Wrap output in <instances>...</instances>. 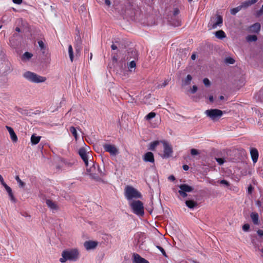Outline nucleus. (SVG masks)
<instances>
[{"mask_svg":"<svg viewBox=\"0 0 263 263\" xmlns=\"http://www.w3.org/2000/svg\"><path fill=\"white\" fill-rule=\"evenodd\" d=\"M79 253L77 249L64 250L62 253V258L60 259L61 262H65L67 260L76 261L79 258Z\"/></svg>","mask_w":263,"mask_h":263,"instance_id":"obj_1","label":"nucleus"},{"mask_svg":"<svg viewBox=\"0 0 263 263\" xmlns=\"http://www.w3.org/2000/svg\"><path fill=\"white\" fill-rule=\"evenodd\" d=\"M23 77L29 82L34 83H43L46 80V78L45 77L39 76L29 71L24 73Z\"/></svg>","mask_w":263,"mask_h":263,"instance_id":"obj_2","label":"nucleus"},{"mask_svg":"<svg viewBox=\"0 0 263 263\" xmlns=\"http://www.w3.org/2000/svg\"><path fill=\"white\" fill-rule=\"evenodd\" d=\"M129 205L134 214L139 216H143L144 215L143 204L141 201H133L129 203Z\"/></svg>","mask_w":263,"mask_h":263,"instance_id":"obj_3","label":"nucleus"},{"mask_svg":"<svg viewBox=\"0 0 263 263\" xmlns=\"http://www.w3.org/2000/svg\"><path fill=\"white\" fill-rule=\"evenodd\" d=\"M223 23L222 17L218 14L212 16L208 23V27L209 29H216L217 27H221Z\"/></svg>","mask_w":263,"mask_h":263,"instance_id":"obj_4","label":"nucleus"},{"mask_svg":"<svg viewBox=\"0 0 263 263\" xmlns=\"http://www.w3.org/2000/svg\"><path fill=\"white\" fill-rule=\"evenodd\" d=\"M125 196L128 200L133 198H139L141 197L140 193L132 186H128L125 188Z\"/></svg>","mask_w":263,"mask_h":263,"instance_id":"obj_5","label":"nucleus"},{"mask_svg":"<svg viewBox=\"0 0 263 263\" xmlns=\"http://www.w3.org/2000/svg\"><path fill=\"white\" fill-rule=\"evenodd\" d=\"M92 165L90 168H87V172L91 179L98 181H101V178L99 177V174L97 173V164H95L93 162H92Z\"/></svg>","mask_w":263,"mask_h":263,"instance_id":"obj_6","label":"nucleus"},{"mask_svg":"<svg viewBox=\"0 0 263 263\" xmlns=\"http://www.w3.org/2000/svg\"><path fill=\"white\" fill-rule=\"evenodd\" d=\"M163 146V154L162 156L163 158H168L172 156L173 154V147L172 145L165 141H161Z\"/></svg>","mask_w":263,"mask_h":263,"instance_id":"obj_7","label":"nucleus"},{"mask_svg":"<svg viewBox=\"0 0 263 263\" xmlns=\"http://www.w3.org/2000/svg\"><path fill=\"white\" fill-rule=\"evenodd\" d=\"M205 114L213 120L221 117L223 114L221 110L218 109H211L205 110Z\"/></svg>","mask_w":263,"mask_h":263,"instance_id":"obj_8","label":"nucleus"},{"mask_svg":"<svg viewBox=\"0 0 263 263\" xmlns=\"http://www.w3.org/2000/svg\"><path fill=\"white\" fill-rule=\"evenodd\" d=\"M104 150L108 152L112 156H116L119 154V151L114 145L105 144L103 145Z\"/></svg>","mask_w":263,"mask_h":263,"instance_id":"obj_9","label":"nucleus"},{"mask_svg":"<svg viewBox=\"0 0 263 263\" xmlns=\"http://www.w3.org/2000/svg\"><path fill=\"white\" fill-rule=\"evenodd\" d=\"M1 184L4 186V187H5V190L6 191V192H7L8 195H9V198L10 199L11 201H13V202H15L16 201V199L13 195V194L12 193V191L10 187H9L8 185H7L5 182H4V179L3 178V177L1 176Z\"/></svg>","mask_w":263,"mask_h":263,"instance_id":"obj_10","label":"nucleus"},{"mask_svg":"<svg viewBox=\"0 0 263 263\" xmlns=\"http://www.w3.org/2000/svg\"><path fill=\"white\" fill-rule=\"evenodd\" d=\"M79 154L85 163L86 167H88V158L86 149L84 148H81L79 151Z\"/></svg>","mask_w":263,"mask_h":263,"instance_id":"obj_11","label":"nucleus"},{"mask_svg":"<svg viewBox=\"0 0 263 263\" xmlns=\"http://www.w3.org/2000/svg\"><path fill=\"white\" fill-rule=\"evenodd\" d=\"M2 68L3 70V73L5 74H7L10 72L12 70L11 65L10 62L8 61H3L2 62Z\"/></svg>","mask_w":263,"mask_h":263,"instance_id":"obj_12","label":"nucleus"},{"mask_svg":"<svg viewBox=\"0 0 263 263\" xmlns=\"http://www.w3.org/2000/svg\"><path fill=\"white\" fill-rule=\"evenodd\" d=\"M46 203L47 206L53 212L59 210V206L57 204L52 200L47 199H46Z\"/></svg>","mask_w":263,"mask_h":263,"instance_id":"obj_13","label":"nucleus"},{"mask_svg":"<svg viewBox=\"0 0 263 263\" xmlns=\"http://www.w3.org/2000/svg\"><path fill=\"white\" fill-rule=\"evenodd\" d=\"M250 155L251 159L254 163L257 162L258 158V152L256 148H251L250 149Z\"/></svg>","mask_w":263,"mask_h":263,"instance_id":"obj_14","label":"nucleus"},{"mask_svg":"<svg viewBox=\"0 0 263 263\" xmlns=\"http://www.w3.org/2000/svg\"><path fill=\"white\" fill-rule=\"evenodd\" d=\"M137 52L136 50L130 49L127 51L125 58L126 60H130L132 58L135 60L137 58Z\"/></svg>","mask_w":263,"mask_h":263,"instance_id":"obj_15","label":"nucleus"},{"mask_svg":"<svg viewBox=\"0 0 263 263\" xmlns=\"http://www.w3.org/2000/svg\"><path fill=\"white\" fill-rule=\"evenodd\" d=\"M133 256V263H149V262L147 260L141 257L138 254L134 253Z\"/></svg>","mask_w":263,"mask_h":263,"instance_id":"obj_16","label":"nucleus"},{"mask_svg":"<svg viewBox=\"0 0 263 263\" xmlns=\"http://www.w3.org/2000/svg\"><path fill=\"white\" fill-rule=\"evenodd\" d=\"M98 245V243L94 241H86L84 243V246L87 250L95 249Z\"/></svg>","mask_w":263,"mask_h":263,"instance_id":"obj_17","label":"nucleus"},{"mask_svg":"<svg viewBox=\"0 0 263 263\" xmlns=\"http://www.w3.org/2000/svg\"><path fill=\"white\" fill-rule=\"evenodd\" d=\"M143 159L145 162L153 163L155 161L154 155L150 152H147L144 154Z\"/></svg>","mask_w":263,"mask_h":263,"instance_id":"obj_18","label":"nucleus"},{"mask_svg":"<svg viewBox=\"0 0 263 263\" xmlns=\"http://www.w3.org/2000/svg\"><path fill=\"white\" fill-rule=\"evenodd\" d=\"M6 128H7V129L8 130V132L9 133L10 138H11L12 141L13 142H16L17 141L18 139H17V137L16 135L15 134V132H14L13 129L12 127L8 126H6Z\"/></svg>","mask_w":263,"mask_h":263,"instance_id":"obj_19","label":"nucleus"},{"mask_svg":"<svg viewBox=\"0 0 263 263\" xmlns=\"http://www.w3.org/2000/svg\"><path fill=\"white\" fill-rule=\"evenodd\" d=\"M180 190L184 192H191L193 191V188L186 184H182L179 186Z\"/></svg>","mask_w":263,"mask_h":263,"instance_id":"obj_20","label":"nucleus"},{"mask_svg":"<svg viewBox=\"0 0 263 263\" xmlns=\"http://www.w3.org/2000/svg\"><path fill=\"white\" fill-rule=\"evenodd\" d=\"M258 0H248L243 2L241 5L240 7L241 8H247L250 6L256 3Z\"/></svg>","mask_w":263,"mask_h":263,"instance_id":"obj_21","label":"nucleus"},{"mask_svg":"<svg viewBox=\"0 0 263 263\" xmlns=\"http://www.w3.org/2000/svg\"><path fill=\"white\" fill-rule=\"evenodd\" d=\"M186 205L190 209H193L198 206V203L196 201L192 200H186L185 201Z\"/></svg>","mask_w":263,"mask_h":263,"instance_id":"obj_22","label":"nucleus"},{"mask_svg":"<svg viewBox=\"0 0 263 263\" xmlns=\"http://www.w3.org/2000/svg\"><path fill=\"white\" fill-rule=\"evenodd\" d=\"M41 138V136H37L35 134H33L31 137V142L32 144L35 145L37 144L40 142Z\"/></svg>","mask_w":263,"mask_h":263,"instance_id":"obj_23","label":"nucleus"},{"mask_svg":"<svg viewBox=\"0 0 263 263\" xmlns=\"http://www.w3.org/2000/svg\"><path fill=\"white\" fill-rule=\"evenodd\" d=\"M260 25L258 23H256L250 27V30L253 32L257 33L260 31Z\"/></svg>","mask_w":263,"mask_h":263,"instance_id":"obj_24","label":"nucleus"},{"mask_svg":"<svg viewBox=\"0 0 263 263\" xmlns=\"http://www.w3.org/2000/svg\"><path fill=\"white\" fill-rule=\"evenodd\" d=\"M251 218L254 224H258V214L257 213H252L250 215Z\"/></svg>","mask_w":263,"mask_h":263,"instance_id":"obj_25","label":"nucleus"},{"mask_svg":"<svg viewBox=\"0 0 263 263\" xmlns=\"http://www.w3.org/2000/svg\"><path fill=\"white\" fill-rule=\"evenodd\" d=\"M33 56V54L28 52H25L22 57V60L23 61H26L29 60Z\"/></svg>","mask_w":263,"mask_h":263,"instance_id":"obj_26","label":"nucleus"},{"mask_svg":"<svg viewBox=\"0 0 263 263\" xmlns=\"http://www.w3.org/2000/svg\"><path fill=\"white\" fill-rule=\"evenodd\" d=\"M215 36L218 39H223V38L226 37V35L223 30H220L215 32Z\"/></svg>","mask_w":263,"mask_h":263,"instance_id":"obj_27","label":"nucleus"},{"mask_svg":"<svg viewBox=\"0 0 263 263\" xmlns=\"http://www.w3.org/2000/svg\"><path fill=\"white\" fill-rule=\"evenodd\" d=\"M136 66V62L135 60L131 61L129 64H127V67L130 71H133V69H135Z\"/></svg>","mask_w":263,"mask_h":263,"instance_id":"obj_28","label":"nucleus"},{"mask_svg":"<svg viewBox=\"0 0 263 263\" xmlns=\"http://www.w3.org/2000/svg\"><path fill=\"white\" fill-rule=\"evenodd\" d=\"M144 234H142V233H140V234H138L137 235H136V237H138V240L136 242V245L137 246H140L141 245H142L143 244V241H142V240H141L140 239H142L143 238V237H144Z\"/></svg>","mask_w":263,"mask_h":263,"instance_id":"obj_29","label":"nucleus"},{"mask_svg":"<svg viewBox=\"0 0 263 263\" xmlns=\"http://www.w3.org/2000/svg\"><path fill=\"white\" fill-rule=\"evenodd\" d=\"M159 143H160V141H155L154 142H151L149 144L148 149L151 150V151H154L156 147L158 145H159Z\"/></svg>","mask_w":263,"mask_h":263,"instance_id":"obj_30","label":"nucleus"},{"mask_svg":"<svg viewBox=\"0 0 263 263\" xmlns=\"http://www.w3.org/2000/svg\"><path fill=\"white\" fill-rule=\"evenodd\" d=\"M69 131L71 132V133L72 134V135L74 137V138L76 140L78 139V136L77 134V132L76 129V128L73 126H71L69 128Z\"/></svg>","mask_w":263,"mask_h":263,"instance_id":"obj_31","label":"nucleus"},{"mask_svg":"<svg viewBox=\"0 0 263 263\" xmlns=\"http://www.w3.org/2000/svg\"><path fill=\"white\" fill-rule=\"evenodd\" d=\"M68 53L70 61L72 62L73 60V52L72 47L71 45L68 46Z\"/></svg>","mask_w":263,"mask_h":263,"instance_id":"obj_32","label":"nucleus"},{"mask_svg":"<svg viewBox=\"0 0 263 263\" xmlns=\"http://www.w3.org/2000/svg\"><path fill=\"white\" fill-rule=\"evenodd\" d=\"M192 79V77L190 74H188L186 78L183 80V83L185 85H187L190 84Z\"/></svg>","mask_w":263,"mask_h":263,"instance_id":"obj_33","label":"nucleus"},{"mask_svg":"<svg viewBox=\"0 0 263 263\" xmlns=\"http://www.w3.org/2000/svg\"><path fill=\"white\" fill-rule=\"evenodd\" d=\"M257 40V37L255 35H249L247 37V40L248 42H255Z\"/></svg>","mask_w":263,"mask_h":263,"instance_id":"obj_34","label":"nucleus"},{"mask_svg":"<svg viewBox=\"0 0 263 263\" xmlns=\"http://www.w3.org/2000/svg\"><path fill=\"white\" fill-rule=\"evenodd\" d=\"M241 9L242 8L240 7V5L237 7L234 8L231 10V13L232 15H235L237 12L240 11Z\"/></svg>","mask_w":263,"mask_h":263,"instance_id":"obj_35","label":"nucleus"},{"mask_svg":"<svg viewBox=\"0 0 263 263\" xmlns=\"http://www.w3.org/2000/svg\"><path fill=\"white\" fill-rule=\"evenodd\" d=\"M156 116V113L154 112H151L148 114L145 117V119L146 120H149L153 118H154Z\"/></svg>","mask_w":263,"mask_h":263,"instance_id":"obj_36","label":"nucleus"},{"mask_svg":"<svg viewBox=\"0 0 263 263\" xmlns=\"http://www.w3.org/2000/svg\"><path fill=\"white\" fill-rule=\"evenodd\" d=\"M224 62L227 64H233L235 63V60L231 57H227L224 59Z\"/></svg>","mask_w":263,"mask_h":263,"instance_id":"obj_37","label":"nucleus"},{"mask_svg":"<svg viewBox=\"0 0 263 263\" xmlns=\"http://www.w3.org/2000/svg\"><path fill=\"white\" fill-rule=\"evenodd\" d=\"M15 179L17 183L19 184V186L20 187H23L25 186V183L20 179L18 176H16Z\"/></svg>","mask_w":263,"mask_h":263,"instance_id":"obj_38","label":"nucleus"},{"mask_svg":"<svg viewBox=\"0 0 263 263\" xmlns=\"http://www.w3.org/2000/svg\"><path fill=\"white\" fill-rule=\"evenodd\" d=\"M97 173L99 174V177L101 178V177H103L105 175V173L103 172L101 168L100 167L99 165H97Z\"/></svg>","mask_w":263,"mask_h":263,"instance_id":"obj_39","label":"nucleus"},{"mask_svg":"<svg viewBox=\"0 0 263 263\" xmlns=\"http://www.w3.org/2000/svg\"><path fill=\"white\" fill-rule=\"evenodd\" d=\"M169 81H170L168 79L165 80L163 83L160 84L158 85V88H160L165 87L168 84Z\"/></svg>","mask_w":263,"mask_h":263,"instance_id":"obj_40","label":"nucleus"},{"mask_svg":"<svg viewBox=\"0 0 263 263\" xmlns=\"http://www.w3.org/2000/svg\"><path fill=\"white\" fill-rule=\"evenodd\" d=\"M156 247L161 251V252L162 253V254H163V255L164 256L167 257L165 251L162 247H161L159 246H158V245H156Z\"/></svg>","mask_w":263,"mask_h":263,"instance_id":"obj_41","label":"nucleus"},{"mask_svg":"<svg viewBox=\"0 0 263 263\" xmlns=\"http://www.w3.org/2000/svg\"><path fill=\"white\" fill-rule=\"evenodd\" d=\"M216 160L217 162L220 165H222L224 163V162H225L224 159L222 158H216Z\"/></svg>","mask_w":263,"mask_h":263,"instance_id":"obj_42","label":"nucleus"},{"mask_svg":"<svg viewBox=\"0 0 263 263\" xmlns=\"http://www.w3.org/2000/svg\"><path fill=\"white\" fill-rule=\"evenodd\" d=\"M263 14V5H262V7L261 8L256 11V15L257 16H260Z\"/></svg>","mask_w":263,"mask_h":263,"instance_id":"obj_43","label":"nucleus"},{"mask_svg":"<svg viewBox=\"0 0 263 263\" xmlns=\"http://www.w3.org/2000/svg\"><path fill=\"white\" fill-rule=\"evenodd\" d=\"M191 154L192 155L194 156V155H197L199 154V153L197 149L192 148L191 150Z\"/></svg>","mask_w":263,"mask_h":263,"instance_id":"obj_44","label":"nucleus"},{"mask_svg":"<svg viewBox=\"0 0 263 263\" xmlns=\"http://www.w3.org/2000/svg\"><path fill=\"white\" fill-rule=\"evenodd\" d=\"M38 44L41 50L45 49V45L42 41H38Z\"/></svg>","mask_w":263,"mask_h":263,"instance_id":"obj_45","label":"nucleus"},{"mask_svg":"<svg viewBox=\"0 0 263 263\" xmlns=\"http://www.w3.org/2000/svg\"><path fill=\"white\" fill-rule=\"evenodd\" d=\"M203 82L205 86H209L210 85V82L208 78H204L203 80Z\"/></svg>","mask_w":263,"mask_h":263,"instance_id":"obj_46","label":"nucleus"},{"mask_svg":"<svg viewBox=\"0 0 263 263\" xmlns=\"http://www.w3.org/2000/svg\"><path fill=\"white\" fill-rule=\"evenodd\" d=\"M249 229H250V225L248 223L245 224L242 227V230L245 232L248 231Z\"/></svg>","mask_w":263,"mask_h":263,"instance_id":"obj_47","label":"nucleus"},{"mask_svg":"<svg viewBox=\"0 0 263 263\" xmlns=\"http://www.w3.org/2000/svg\"><path fill=\"white\" fill-rule=\"evenodd\" d=\"M187 192H184L182 191L179 190L178 193L180 194V196H181L183 198L186 197L187 195L186 194Z\"/></svg>","mask_w":263,"mask_h":263,"instance_id":"obj_48","label":"nucleus"},{"mask_svg":"<svg viewBox=\"0 0 263 263\" xmlns=\"http://www.w3.org/2000/svg\"><path fill=\"white\" fill-rule=\"evenodd\" d=\"M179 12H180V11H179V9L177 8H176L174 9L173 15L174 16H176V15H178L179 13Z\"/></svg>","mask_w":263,"mask_h":263,"instance_id":"obj_49","label":"nucleus"},{"mask_svg":"<svg viewBox=\"0 0 263 263\" xmlns=\"http://www.w3.org/2000/svg\"><path fill=\"white\" fill-rule=\"evenodd\" d=\"M197 90V87L196 85H194L192 88L191 89V93H195Z\"/></svg>","mask_w":263,"mask_h":263,"instance_id":"obj_50","label":"nucleus"},{"mask_svg":"<svg viewBox=\"0 0 263 263\" xmlns=\"http://www.w3.org/2000/svg\"><path fill=\"white\" fill-rule=\"evenodd\" d=\"M220 183L221 184H224L226 186H228L229 185V182L227 180H221L220 181Z\"/></svg>","mask_w":263,"mask_h":263,"instance_id":"obj_51","label":"nucleus"},{"mask_svg":"<svg viewBox=\"0 0 263 263\" xmlns=\"http://www.w3.org/2000/svg\"><path fill=\"white\" fill-rule=\"evenodd\" d=\"M258 235L260 236H263V230H258L257 232Z\"/></svg>","mask_w":263,"mask_h":263,"instance_id":"obj_52","label":"nucleus"},{"mask_svg":"<svg viewBox=\"0 0 263 263\" xmlns=\"http://www.w3.org/2000/svg\"><path fill=\"white\" fill-rule=\"evenodd\" d=\"M13 2L16 4H21L22 3L23 0H12Z\"/></svg>","mask_w":263,"mask_h":263,"instance_id":"obj_53","label":"nucleus"},{"mask_svg":"<svg viewBox=\"0 0 263 263\" xmlns=\"http://www.w3.org/2000/svg\"><path fill=\"white\" fill-rule=\"evenodd\" d=\"M169 180L173 181L175 180V177L173 175H171L168 177Z\"/></svg>","mask_w":263,"mask_h":263,"instance_id":"obj_54","label":"nucleus"},{"mask_svg":"<svg viewBox=\"0 0 263 263\" xmlns=\"http://www.w3.org/2000/svg\"><path fill=\"white\" fill-rule=\"evenodd\" d=\"M105 4L109 6L111 5V2L110 0H105Z\"/></svg>","mask_w":263,"mask_h":263,"instance_id":"obj_55","label":"nucleus"},{"mask_svg":"<svg viewBox=\"0 0 263 263\" xmlns=\"http://www.w3.org/2000/svg\"><path fill=\"white\" fill-rule=\"evenodd\" d=\"M253 190V187L251 185L249 186L248 188V192L249 193H251Z\"/></svg>","mask_w":263,"mask_h":263,"instance_id":"obj_56","label":"nucleus"},{"mask_svg":"<svg viewBox=\"0 0 263 263\" xmlns=\"http://www.w3.org/2000/svg\"><path fill=\"white\" fill-rule=\"evenodd\" d=\"M183 169L184 170V171H187L189 169V167L188 165L185 164V165H183Z\"/></svg>","mask_w":263,"mask_h":263,"instance_id":"obj_57","label":"nucleus"},{"mask_svg":"<svg viewBox=\"0 0 263 263\" xmlns=\"http://www.w3.org/2000/svg\"><path fill=\"white\" fill-rule=\"evenodd\" d=\"M111 49L112 50H116L117 49V46H116L114 44H112L111 46Z\"/></svg>","mask_w":263,"mask_h":263,"instance_id":"obj_58","label":"nucleus"},{"mask_svg":"<svg viewBox=\"0 0 263 263\" xmlns=\"http://www.w3.org/2000/svg\"><path fill=\"white\" fill-rule=\"evenodd\" d=\"M256 205H257L258 206H259V207L261 206V202H260V201H259V200H258V201H256Z\"/></svg>","mask_w":263,"mask_h":263,"instance_id":"obj_59","label":"nucleus"},{"mask_svg":"<svg viewBox=\"0 0 263 263\" xmlns=\"http://www.w3.org/2000/svg\"><path fill=\"white\" fill-rule=\"evenodd\" d=\"M209 101L211 102H213V101H214V98H213V97L212 96H210L209 97Z\"/></svg>","mask_w":263,"mask_h":263,"instance_id":"obj_60","label":"nucleus"},{"mask_svg":"<svg viewBox=\"0 0 263 263\" xmlns=\"http://www.w3.org/2000/svg\"><path fill=\"white\" fill-rule=\"evenodd\" d=\"M112 60H113L114 62H117L118 61V59H117V58L116 57L114 56L112 57Z\"/></svg>","mask_w":263,"mask_h":263,"instance_id":"obj_61","label":"nucleus"},{"mask_svg":"<svg viewBox=\"0 0 263 263\" xmlns=\"http://www.w3.org/2000/svg\"><path fill=\"white\" fill-rule=\"evenodd\" d=\"M191 59L193 60H195L196 59V55L195 54H193L191 56Z\"/></svg>","mask_w":263,"mask_h":263,"instance_id":"obj_62","label":"nucleus"},{"mask_svg":"<svg viewBox=\"0 0 263 263\" xmlns=\"http://www.w3.org/2000/svg\"><path fill=\"white\" fill-rule=\"evenodd\" d=\"M15 31L18 32H20L21 31V29L19 27H17L16 28H15Z\"/></svg>","mask_w":263,"mask_h":263,"instance_id":"obj_63","label":"nucleus"},{"mask_svg":"<svg viewBox=\"0 0 263 263\" xmlns=\"http://www.w3.org/2000/svg\"><path fill=\"white\" fill-rule=\"evenodd\" d=\"M258 250L259 251H260L262 253V254H261V257H263V249H259L258 248Z\"/></svg>","mask_w":263,"mask_h":263,"instance_id":"obj_64","label":"nucleus"}]
</instances>
